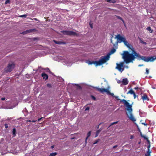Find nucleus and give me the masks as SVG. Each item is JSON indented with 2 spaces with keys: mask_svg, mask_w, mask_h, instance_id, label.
I'll list each match as a JSON object with an SVG mask.
<instances>
[{
  "mask_svg": "<svg viewBox=\"0 0 156 156\" xmlns=\"http://www.w3.org/2000/svg\"><path fill=\"white\" fill-rule=\"evenodd\" d=\"M94 88L95 89L97 90L100 92L101 93H103L104 92H106L108 94H110V91L106 89L105 88H99L97 87H94Z\"/></svg>",
  "mask_w": 156,
  "mask_h": 156,
  "instance_id": "0eeeda50",
  "label": "nucleus"
},
{
  "mask_svg": "<svg viewBox=\"0 0 156 156\" xmlns=\"http://www.w3.org/2000/svg\"><path fill=\"white\" fill-rule=\"evenodd\" d=\"M38 68L40 69V68H42L41 66H39H39L38 67Z\"/></svg>",
  "mask_w": 156,
  "mask_h": 156,
  "instance_id": "6e6d98bb",
  "label": "nucleus"
},
{
  "mask_svg": "<svg viewBox=\"0 0 156 156\" xmlns=\"http://www.w3.org/2000/svg\"><path fill=\"white\" fill-rule=\"evenodd\" d=\"M140 136L142 138H143L145 140H146L148 143L149 145L147 146V149L148 150L146 152V153L145 154V156H151V151L150 150V147H151V145L150 144V141L148 140V138L145 136L144 135H143L141 133H140Z\"/></svg>",
  "mask_w": 156,
  "mask_h": 156,
  "instance_id": "20e7f679",
  "label": "nucleus"
},
{
  "mask_svg": "<svg viewBox=\"0 0 156 156\" xmlns=\"http://www.w3.org/2000/svg\"><path fill=\"white\" fill-rule=\"evenodd\" d=\"M110 58L109 55H107L105 56L101 57L100 60L98 61H89L88 63L89 65L94 64L95 66H101L107 61Z\"/></svg>",
  "mask_w": 156,
  "mask_h": 156,
  "instance_id": "7ed1b4c3",
  "label": "nucleus"
},
{
  "mask_svg": "<svg viewBox=\"0 0 156 156\" xmlns=\"http://www.w3.org/2000/svg\"><path fill=\"white\" fill-rule=\"evenodd\" d=\"M114 97L116 98L117 100H120L121 102H122L123 103L124 105L126 107L125 108L126 110V115L129 119L133 122L136 121V119L133 117L132 113L133 109L132 108V105H130L129 103H128L126 100L120 99L117 96H114Z\"/></svg>",
  "mask_w": 156,
  "mask_h": 156,
  "instance_id": "f03ea898",
  "label": "nucleus"
},
{
  "mask_svg": "<svg viewBox=\"0 0 156 156\" xmlns=\"http://www.w3.org/2000/svg\"><path fill=\"white\" fill-rule=\"evenodd\" d=\"M99 140H100V139H99L96 140L94 141V143H93V144H97L99 141Z\"/></svg>",
  "mask_w": 156,
  "mask_h": 156,
  "instance_id": "cd10ccee",
  "label": "nucleus"
},
{
  "mask_svg": "<svg viewBox=\"0 0 156 156\" xmlns=\"http://www.w3.org/2000/svg\"><path fill=\"white\" fill-rule=\"evenodd\" d=\"M33 122H35V121H33Z\"/></svg>",
  "mask_w": 156,
  "mask_h": 156,
  "instance_id": "052dcab7",
  "label": "nucleus"
},
{
  "mask_svg": "<svg viewBox=\"0 0 156 156\" xmlns=\"http://www.w3.org/2000/svg\"><path fill=\"white\" fill-rule=\"evenodd\" d=\"M30 20H36V21H38V19L36 18H34L33 19H32L31 18L30 19Z\"/></svg>",
  "mask_w": 156,
  "mask_h": 156,
  "instance_id": "c9c22d12",
  "label": "nucleus"
},
{
  "mask_svg": "<svg viewBox=\"0 0 156 156\" xmlns=\"http://www.w3.org/2000/svg\"><path fill=\"white\" fill-rule=\"evenodd\" d=\"M115 38L117 39V41L116 42L117 43H120L123 42L126 39L125 37H122L119 34L116 36Z\"/></svg>",
  "mask_w": 156,
  "mask_h": 156,
  "instance_id": "423d86ee",
  "label": "nucleus"
},
{
  "mask_svg": "<svg viewBox=\"0 0 156 156\" xmlns=\"http://www.w3.org/2000/svg\"><path fill=\"white\" fill-rule=\"evenodd\" d=\"M106 2H108L115 3L116 2V0H106Z\"/></svg>",
  "mask_w": 156,
  "mask_h": 156,
  "instance_id": "2eb2a0df",
  "label": "nucleus"
},
{
  "mask_svg": "<svg viewBox=\"0 0 156 156\" xmlns=\"http://www.w3.org/2000/svg\"><path fill=\"white\" fill-rule=\"evenodd\" d=\"M14 67L15 65L13 63H9L7 66V68H13Z\"/></svg>",
  "mask_w": 156,
  "mask_h": 156,
  "instance_id": "4468645a",
  "label": "nucleus"
},
{
  "mask_svg": "<svg viewBox=\"0 0 156 156\" xmlns=\"http://www.w3.org/2000/svg\"><path fill=\"white\" fill-rule=\"evenodd\" d=\"M35 30V29H30L29 30H27V33H31L34 31Z\"/></svg>",
  "mask_w": 156,
  "mask_h": 156,
  "instance_id": "412c9836",
  "label": "nucleus"
},
{
  "mask_svg": "<svg viewBox=\"0 0 156 156\" xmlns=\"http://www.w3.org/2000/svg\"><path fill=\"white\" fill-rule=\"evenodd\" d=\"M61 32L64 35L69 36L73 35L79 36L80 35L79 33H76L75 32L70 30H63L61 31Z\"/></svg>",
  "mask_w": 156,
  "mask_h": 156,
  "instance_id": "39448f33",
  "label": "nucleus"
},
{
  "mask_svg": "<svg viewBox=\"0 0 156 156\" xmlns=\"http://www.w3.org/2000/svg\"><path fill=\"white\" fill-rule=\"evenodd\" d=\"M89 137H88L87 136L85 139V143L86 144L87 143V140Z\"/></svg>",
  "mask_w": 156,
  "mask_h": 156,
  "instance_id": "72a5a7b5",
  "label": "nucleus"
},
{
  "mask_svg": "<svg viewBox=\"0 0 156 156\" xmlns=\"http://www.w3.org/2000/svg\"><path fill=\"white\" fill-rule=\"evenodd\" d=\"M47 86L48 87H51V85L49 83H48L47 84Z\"/></svg>",
  "mask_w": 156,
  "mask_h": 156,
  "instance_id": "7c9ffc66",
  "label": "nucleus"
},
{
  "mask_svg": "<svg viewBox=\"0 0 156 156\" xmlns=\"http://www.w3.org/2000/svg\"><path fill=\"white\" fill-rule=\"evenodd\" d=\"M53 41L55 44H65L66 43L65 42H64L58 41L55 40H54Z\"/></svg>",
  "mask_w": 156,
  "mask_h": 156,
  "instance_id": "ddd939ff",
  "label": "nucleus"
},
{
  "mask_svg": "<svg viewBox=\"0 0 156 156\" xmlns=\"http://www.w3.org/2000/svg\"><path fill=\"white\" fill-rule=\"evenodd\" d=\"M117 82L118 83H120L122 82V81L120 80H118L117 81Z\"/></svg>",
  "mask_w": 156,
  "mask_h": 156,
  "instance_id": "e433bc0d",
  "label": "nucleus"
},
{
  "mask_svg": "<svg viewBox=\"0 0 156 156\" xmlns=\"http://www.w3.org/2000/svg\"><path fill=\"white\" fill-rule=\"evenodd\" d=\"M123 42L127 48L132 50V53L131 54L129 53L128 51H124L122 54V58L126 63L133 62L136 58L138 60H142L147 62H151L155 59L152 57H147L145 56H141L139 53H137L135 51L132 46L128 43L126 39Z\"/></svg>",
  "mask_w": 156,
  "mask_h": 156,
  "instance_id": "f257e3e1",
  "label": "nucleus"
},
{
  "mask_svg": "<svg viewBox=\"0 0 156 156\" xmlns=\"http://www.w3.org/2000/svg\"><path fill=\"white\" fill-rule=\"evenodd\" d=\"M12 132L13 136H15L16 135V130L15 128H13V129Z\"/></svg>",
  "mask_w": 156,
  "mask_h": 156,
  "instance_id": "a211bd4d",
  "label": "nucleus"
},
{
  "mask_svg": "<svg viewBox=\"0 0 156 156\" xmlns=\"http://www.w3.org/2000/svg\"><path fill=\"white\" fill-rule=\"evenodd\" d=\"M75 85H76V86L78 87V88H79V89H82L81 87L78 84H75Z\"/></svg>",
  "mask_w": 156,
  "mask_h": 156,
  "instance_id": "c85d7f7f",
  "label": "nucleus"
},
{
  "mask_svg": "<svg viewBox=\"0 0 156 156\" xmlns=\"http://www.w3.org/2000/svg\"><path fill=\"white\" fill-rule=\"evenodd\" d=\"M91 133V131H89L87 133V136L88 137H89L90 136Z\"/></svg>",
  "mask_w": 156,
  "mask_h": 156,
  "instance_id": "4be33fe9",
  "label": "nucleus"
},
{
  "mask_svg": "<svg viewBox=\"0 0 156 156\" xmlns=\"http://www.w3.org/2000/svg\"><path fill=\"white\" fill-rule=\"evenodd\" d=\"M134 88L135 90H137L138 89V87H135Z\"/></svg>",
  "mask_w": 156,
  "mask_h": 156,
  "instance_id": "de8ad7c7",
  "label": "nucleus"
},
{
  "mask_svg": "<svg viewBox=\"0 0 156 156\" xmlns=\"http://www.w3.org/2000/svg\"><path fill=\"white\" fill-rule=\"evenodd\" d=\"M151 57H153L154 58H156V57H155V58H154V57H153V56H151ZM156 59V58H155V59H154L153 61H154L155 59ZM152 62H153V61H152Z\"/></svg>",
  "mask_w": 156,
  "mask_h": 156,
  "instance_id": "13d9d810",
  "label": "nucleus"
},
{
  "mask_svg": "<svg viewBox=\"0 0 156 156\" xmlns=\"http://www.w3.org/2000/svg\"><path fill=\"white\" fill-rule=\"evenodd\" d=\"M120 72H122L124 69H118Z\"/></svg>",
  "mask_w": 156,
  "mask_h": 156,
  "instance_id": "f704fd0d",
  "label": "nucleus"
},
{
  "mask_svg": "<svg viewBox=\"0 0 156 156\" xmlns=\"http://www.w3.org/2000/svg\"><path fill=\"white\" fill-rule=\"evenodd\" d=\"M124 64V62H121L119 64L116 63L117 66L115 68H122V67H123Z\"/></svg>",
  "mask_w": 156,
  "mask_h": 156,
  "instance_id": "6e6552de",
  "label": "nucleus"
},
{
  "mask_svg": "<svg viewBox=\"0 0 156 156\" xmlns=\"http://www.w3.org/2000/svg\"><path fill=\"white\" fill-rule=\"evenodd\" d=\"M115 16H116V17L117 19H119V20H121L122 21V22L123 23L124 25L125 26H126V24H125V22L124 20L121 17H120L119 16H117V15H115Z\"/></svg>",
  "mask_w": 156,
  "mask_h": 156,
  "instance_id": "9b49d317",
  "label": "nucleus"
},
{
  "mask_svg": "<svg viewBox=\"0 0 156 156\" xmlns=\"http://www.w3.org/2000/svg\"><path fill=\"white\" fill-rule=\"evenodd\" d=\"M133 97H134V99H135L136 98V97L137 96L135 94V93H134V94H133Z\"/></svg>",
  "mask_w": 156,
  "mask_h": 156,
  "instance_id": "ea45409f",
  "label": "nucleus"
},
{
  "mask_svg": "<svg viewBox=\"0 0 156 156\" xmlns=\"http://www.w3.org/2000/svg\"><path fill=\"white\" fill-rule=\"evenodd\" d=\"M135 93L134 92L132 89H131L127 93V94H133Z\"/></svg>",
  "mask_w": 156,
  "mask_h": 156,
  "instance_id": "dca6fc26",
  "label": "nucleus"
},
{
  "mask_svg": "<svg viewBox=\"0 0 156 156\" xmlns=\"http://www.w3.org/2000/svg\"><path fill=\"white\" fill-rule=\"evenodd\" d=\"M111 43H112L113 44H114V43H113V42H112V38L111 39Z\"/></svg>",
  "mask_w": 156,
  "mask_h": 156,
  "instance_id": "8fccbe9b",
  "label": "nucleus"
},
{
  "mask_svg": "<svg viewBox=\"0 0 156 156\" xmlns=\"http://www.w3.org/2000/svg\"><path fill=\"white\" fill-rule=\"evenodd\" d=\"M91 97L92 100H93L94 101H95L96 100V98L94 96L92 95L91 96Z\"/></svg>",
  "mask_w": 156,
  "mask_h": 156,
  "instance_id": "a878e982",
  "label": "nucleus"
},
{
  "mask_svg": "<svg viewBox=\"0 0 156 156\" xmlns=\"http://www.w3.org/2000/svg\"><path fill=\"white\" fill-rule=\"evenodd\" d=\"M101 129H100L97 131L96 133L95 136V137H96L98 136V134H99V133H100V132L101 131Z\"/></svg>",
  "mask_w": 156,
  "mask_h": 156,
  "instance_id": "f3484780",
  "label": "nucleus"
},
{
  "mask_svg": "<svg viewBox=\"0 0 156 156\" xmlns=\"http://www.w3.org/2000/svg\"><path fill=\"white\" fill-rule=\"evenodd\" d=\"M110 94V95H111V96H112L114 97V94H113V93H110V94Z\"/></svg>",
  "mask_w": 156,
  "mask_h": 156,
  "instance_id": "79ce46f5",
  "label": "nucleus"
},
{
  "mask_svg": "<svg viewBox=\"0 0 156 156\" xmlns=\"http://www.w3.org/2000/svg\"><path fill=\"white\" fill-rule=\"evenodd\" d=\"M27 15L26 14H24L23 15H20L19 16L20 17H24V18H26L27 17Z\"/></svg>",
  "mask_w": 156,
  "mask_h": 156,
  "instance_id": "5701e85b",
  "label": "nucleus"
},
{
  "mask_svg": "<svg viewBox=\"0 0 156 156\" xmlns=\"http://www.w3.org/2000/svg\"><path fill=\"white\" fill-rule=\"evenodd\" d=\"M12 69H7L6 70H5L6 73H8V72H10L12 71Z\"/></svg>",
  "mask_w": 156,
  "mask_h": 156,
  "instance_id": "bb28decb",
  "label": "nucleus"
},
{
  "mask_svg": "<svg viewBox=\"0 0 156 156\" xmlns=\"http://www.w3.org/2000/svg\"><path fill=\"white\" fill-rule=\"evenodd\" d=\"M90 109V108L89 107H87L85 109V111H87V110H88Z\"/></svg>",
  "mask_w": 156,
  "mask_h": 156,
  "instance_id": "4c0bfd02",
  "label": "nucleus"
},
{
  "mask_svg": "<svg viewBox=\"0 0 156 156\" xmlns=\"http://www.w3.org/2000/svg\"><path fill=\"white\" fill-rule=\"evenodd\" d=\"M43 118V117H41V118H40L38 119V121H39L40 120H41Z\"/></svg>",
  "mask_w": 156,
  "mask_h": 156,
  "instance_id": "37998d69",
  "label": "nucleus"
},
{
  "mask_svg": "<svg viewBox=\"0 0 156 156\" xmlns=\"http://www.w3.org/2000/svg\"><path fill=\"white\" fill-rule=\"evenodd\" d=\"M75 139V137H72V138H71V140H73V139Z\"/></svg>",
  "mask_w": 156,
  "mask_h": 156,
  "instance_id": "5fc2aeb1",
  "label": "nucleus"
},
{
  "mask_svg": "<svg viewBox=\"0 0 156 156\" xmlns=\"http://www.w3.org/2000/svg\"><path fill=\"white\" fill-rule=\"evenodd\" d=\"M8 126L7 124H5V127L6 128H7L8 127Z\"/></svg>",
  "mask_w": 156,
  "mask_h": 156,
  "instance_id": "c03bdc74",
  "label": "nucleus"
},
{
  "mask_svg": "<svg viewBox=\"0 0 156 156\" xmlns=\"http://www.w3.org/2000/svg\"><path fill=\"white\" fill-rule=\"evenodd\" d=\"M147 30L149 31L150 33H152L153 32V30L151 29V27H148L147 28Z\"/></svg>",
  "mask_w": 156,
  "mask_h": 156,
  "instance_id": "6ab92c4d",
  "label": "nucleus"
},
{
  "mask_svg": "<svg viewBox=\"0 0 156 156\" xmlns=\"http://www.w3.org/2000/svg\"><path fill=\"white\" fill-rule=\"evenodd\" d=\"M117 123H118V122H113L110 125V126H112V125H113L115 124H116Z\"/></svg>",
  "mask_w": 156,
  "mask_h": 156,
  "instance_id": "473e14b6",
  "label": "nucleus"
},
{
  "mask_svg": "<svg viewBox=\"0 0 156 156\" xmlns=\"http://www.w3.org/2000/svg\"><path fill=\"white\" fill-rule=\"evenodd\" d=\"M142 98L143 100H147L149 101V98L147 95L146 94H144L143 96H142Z\"/></svg>",
  "mask_w": 156,
  "mask_h": 156,
  "instance_id": "9d476101",
  "label": "nucleus"
},
{
  "mask_svg": "<svg viewBox=\"0 0 156 156\" xmlns=\"http://www.w3.org/2000/svg\"><path fill=\"white\" fill-rule=\"evenodd\" d=\"M57 154L56 152L52 153L50 154L49 156H55Z\"/></svg>",
  "mask_w": 156,
  "mask_h": 156,
  "instance_id": "aec40b11",
  "label": "nucleus"
},
{
  "mask_svg": "<svg viewBox=\"0 0 156 156\" xmlns=\"http://www.w3.org/2000/svg\"><path fill=\"white\" fill-rule=\"evenodd\" d=\"M149 69H146V72L145 73L147 74H149Z\"/></svg>",
  "mask_w": 156,
  "mask_h": 156,
  "instance_id": "c756f323",
  "label": "nucleus"
},
{
  "mask_svg": "<svg viewBox=\"0 0 156 156\" xmlns=\"http://www.w3.org/2000/svg\"><path fill=\"white\" fill-rule=\"evenodd\" d=\"M43 78V79H45V80H46L48 79V76L45 73H42L41 74Z\"/></svg>",
  "mask_w": 156,
  "mask_h": 156,
  "instance_id": "f8f14e48",
  "label": "nucleus"
},
{
  "mask_svg": "<svg viewBox=\"0 0 156 156\" xmlns=\"http://www.w3.org/2000/svg\"><path fill=\"white\" fill-rule=\"evenodd\" d=\"M5 99V98H1V100L2 101L4 100Z\"/></svg>",
  "mask_w": 156,
  "mask_h": 156,
  "instance_id": "a18cd8bd",
  "label": "nucleus"
},
{
  "mask_svg": "<svg viewBox=\"0 0 156 156\" xmlns=\"http://www.w3.org/2000/svg\"><path fill=\"white\" fill-rule=\"evenodd\" d=\"M10 2V0H6L5 2V4H7L8 3H9Z\"/></svg>",
  "mask_w": 156,
  "mask_h": 156,
  "instance_id": "393cba45",
  "label": "nucleus"
},
{
  "mask_svg": "<svg viewBox=\"0 0 156 156\" xmlns=\"http://www.w3.org/2000/svg\"><path fill=\"white\" fill-rule=\"evenodd\" d=\"M116 51V50L115 49L113 48V49H112L111 51V53H112V54L113 53H114V52H115Z\"/></svg>",
  "mask_w": 156,
  "mask_h": 156,
  "instance_id": "b1692460",
  "label": "nucleus"
},
{
  "mask_svg": "<svg viewBox=\"0 0 156 156\" xmlns=\"http://www.w3.org/2000/svg\"><path fill=\"white\" fill-rule=\"evenodd\" d=\"M54 146H51V148H54Z\"/></svg>",
  "mask_w": 156,
  "mask_h": 156,
  "instance_id": "4d7b16f0",
  "label": "nucleus"
},
{
  "mask_svg": "<svg viewBox=\"0 0 156 156\" xmlns=\"http://www.w3.org/2000/svg\"><path fill=\"white\" fill-rule=\"evenodd\" d=\"M141 42L144 44H146V43L145 42H144L143 41H141Z\"/></svg>",
  "mask_w": 156,
  "mask_h": 156,
  "instance_id": "a19ab883",
  "label": "nucleus"
},
{
  "mask_svg": "<svg viewBox=\"0 0 156 156\" xmlns=\"http://www.w3.org/2000/svg\"><path fill=\"white\" fill-rule=\"evenodd\" d=\"M128 81L127 78H124L122 81V83L123 85H126L128 83Z\"/></svg>",
  "mask_w": 156,
  "mask_h": 156,
  "instance_id": "1a4fd4ad",
  "label": "nucleus"
},
{
  "mask_svg": "<svg viewBox=\"0 0 156 156\" xmlns=\"http://www.w3.org/2000/svg\"><path fill=\"white\" fill-rule=\"evenodd\" d=\"M90 27L91 28H93V26L92 24H90Z\"/></svg>",
  "mask_w": 156,
  "mask_h": 156,
  "instance_id": "49530a36",
  "label": "nucleus"
},
{
  "mask_svg": "<svg viewBox=\"0 0 156 156\" xmlns=\"http://www.w3.org/2000/svg\"><path fill=\"white\" fill-rule=\"evenodd\" d=\"M118 146V145H115L113 147V148H116Z\"/></svg>",
  "mask_w": 156,
  "mask_h": 156,
  "instance_id": "58836bf2",
  "label": "nucleus"
},
{
  "mask_svg": "<svg viewBox=\"0 0 156 156\" xmlns=\"http://www.w3.org/2000/svg\"><path fill=\"white\" fill-rule=\"evenodd\" d=\"M133 136H131L130 139H132V138H133Z\"/></svg>",
  "mask_w": 156,
  "mask_h": 156,
  "instance_id": "603ef678",
  "label": "nucleus"
},
{
  "mask_svg": "<svg viewBox=\"0 0 156 156\" xmlns=\"http://www.w3.org/2000/svg\"><path fill=\"white\" fill-rule=\"evenodd\" d=\"M37 38H34V40H37Z\"/></svg>",
  "mask_w": 156,
  "mask_h": 156,
  "instance_id": "864d4df0",
  "label": "nucleus"
},
{
  "mask_svg": "<svg viewBox=\"0 0 156 156\" xmlns=\"http://www.w3.org/2000/svg\"><path fill=\"white\" fill-rule=\"evenodd\" d=\"M27 30L25 31H24L23 32L22 34H27Z\"/></svg>",
  "mask_w": 156,
  "mask_h": 156,
  "instance_id": "2f4dec72",
  "label": "nucleus"
},
{
  "mask_svg": "<svg viewBox=\"0 0 156 156\" xmlns=\"http://www.w3.org/2000/svg\"><path fill=\"white\" fill-rule=\"evenodd\" d=\"M153 89H155V87H153Z\"/></svg>",
  "mask_w": 156,
  "mask_h": 156,
  "instance_id": "bf43d9fd",
  "label": "nucleus"
},
{
  "mask_svg": "<svg viewBox=\"0 0 156 156\" xmlns=\"http://www.w3.org/2000/svg\"><path fill=\"white\" fill-rule=\"evenodd\" d=\"M144 65H143V64H142V65H138V66H143Z\"/></svg>",
  "mask_w": 156,
  "mask_h": 156,
  "instance_id": "3c124183",
  "label": "nucleus"
},
{
  "mask_svg": "<svg viewBox=\"0 0 156 156\" xmlns=\"http://www.w3.org/2000/svg\"><path fill=\"white\" fill-rule=\"evenodd\" d=\"M142 124H143L145 126H146L147 125V124L146 123H142Z\"/></svg>",
  "mask_w": 156,
  "mask_h": 156,
  "instance_id": "09e8293b",
  "label": "nucleus"
}]
</instances>
